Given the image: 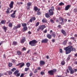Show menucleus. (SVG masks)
I'll use <instances>...</instances> for the list:
<instances>
[{
	"mask_svg": "<svg viewBox=\"0 0 77 77\" xmlns=\"http://www.w3.org/2000/svg\"><path fill=\"white\" fill-rule=\"evenodd\" d=\"M40 29H41V28L40 27H39V28H38V29H37V31H38V32H39V30H40Z\"/></svg>",
	"mask_w": 77,
	"mask_h": 77,
	"instance_id": "obj_60",
	"label": "nucleus"
},
{
	"mask_svg": "<svg viewBox=\"0 0 77 77\" xmlns=\"http://www.w3.org/2000/svg\"><path fill=\"white\" fill-rule=\"evenodd\" d=\"M31 19L33 20V21H35V20H36V18H35V17H32Z\"/></svg>",
	"mask_w": 77,
	"mask_h": 77,
	"instance_id": "obj_33",
	"label": "nucleus"
},
{
	"mask_svg": "<svg viewBox=\"0 0 77 77\" xmlns=\"http://www.w3.org/2000/svg\"><path fill=\"white\" fill-rule=\"evenodd\" d=\"M26 30H27V27H24L23 29V32H26Z\"/></svg>",
	"mask_w": 77,
	"mask_h": 77,
	"instance_id": "obj_15",
	"label": "nucleus"
},
{
	"mask_svg": "<svg viewBox=\"0 0 77 77\" xmlns=\"http://www.w3.org/2000/svg\"><path fill=\"white\" fill-rule=\"evenodd\" d=\"M47 37L50 39H51V35L50 34H47Z\"/></svg>",
	"mask_w": 77,
	"mask_h": 77,
	"instance_id": "obj_16",
	"label": "nucleus"
},
{
	"mask_svg": "<svg viewBox=\"0 0 77 77\" xmlns=\"http://www.w3.org/2000/svg\"><path fill=\"white\" fill-rule=\"evenodd\" d=\"M70 59V56H69L66 59V60H67V61H68Z\"/></svg>",
	"mask_w": 77,
	"mask_h": 77,
	"instance_id": "obj_43",
	"label": "nucleus"
},
{
	"mask_svg": "<svg viewBox=\"0 0 77 77\" xmlns=\"http://www.w3.org/2000/svg\"><path fill=\"white\" fill-rule=\"evenodd\" d=\"M37 14L38 15H39L41 14V12H39V11H38L37 12Z\"/></svg>",
	"mask_w": 77,
	"mask_h": 77,
	"instance_id": "obj_36",
	"label": "nucleus"
},
{
	"mask_svg": "<svg viewBox=\"0 0 77 77\" xmlns=\"http://www.w3.org/2000/svg\"><path fill=\"white\" fill-rule=\"evenodd\" d=\"M68 69L69 71H71V70H72V67L70 66H69L68 67Z\"/></svg>",
	"mask_w": 77,
	"mask_h": 77,
	"instance_id": "obj_22",
	"label": "nucleus"
},
{
	"mask_svg": "<svg viewBox=\"0 0 77 77\" xmlns=\"http://www.w3.org/2000/svg\"><path fill=\"white\" fill-rule=\"evenodd\" d=\"M1 23L2 24H5V21L4 20H2L1 22Z\"/></svg>",
	"mask_w": 77,
	"mask_h": 77,
	"instance_id": "obj_42",
	"label": "nucleus"
},
{
	"mask_svg": "<svg viewBox=\"0 0 77 77\" xmlns=\"http://www.w3.org/2000/svg\"><path fill=\"white\" fill-rule=\"evenodd\" d=\"M32 75H33V73H31L29 74V76L30 77H31V76H32Z\"/></svg>",
	"mask_w": 77,
	"mask_h": 77,
	"instance_id": "obj_53",
	"label": "nucleus"
},
{
	"mask_svg": "<svg viewBox=\"0 0 77 77\" xmlns=\"http://www.w3.org/2000/svg\"><path fill=\"white\" fill-rule=\"evenodd\" d=\"M58 28H59V29H61L62 28V27H61V25H59L58 26H57Z\"/></svg>",
	"mask_w": 77,
	"mask_h": 77,
	"instance_id": "obj_46",
	"label": "nucleus"
},
{
	"mask_svg": "<svg viewBox=\"0 0 77 77\" xmlns=\"http://www.w3.org/2000/svg\"><path fill=\"white\" fill-rule=\"evenodd\" d=\"M19 72V71L18 70H16V71L14 73L15 75H16Z\"/></svg>",
	"mask_w": 77,
	"mask_h": 77,
	"instance_id": "obj_23",
	"label": "nucleus"
},
{
	"mask_svg": "<svg viewBox=\"0 0 77 77\" xmlns=\"http://www.w3.org/2000/svg\"><path fill=\"white\" fill-rule=\"evenodd\" d=\"M65 64V61H62L61 62V64L62 65H64Z\"/></svg>",
	"mask_w": 77,
	"mask_h": 77,
	"instance_id": "obj_31",
	"label": "nucleus"
},
{
	"mask_svg": "<svg viewBox=\"0 0 77 77\" xmlns=\"http://www.w3.org/2000/svg\"><path fill=\"white\" fill-rule=\"evenodd\" d=\"M52 41V42H55V40H54V39H53Z\"/></svg>",
	"mask_w": 77,
	"mask_h": 77,
	"instance_id": "obj_64",
	"label": "nucleus"
},
{
	"mask_svg": "<svg viewBox=\"0 0 77 77\" xmlns=\"http://www.w3.org/2000/svg\"><path fill=\"white\" fill-rule=\"evenodd\" d=\"M70 71V73L71 74H73L74 73V71L73 70V69H72Z\"/></svg>",
	"mask_w": 77,
	"mask_h": 77,
	"instance_id": "obj_20",
	"label": "nucleus"
},
{
	"mask_svg": "<svg viewBox=\"0 0 77 77\" xmlns=\"http://www.w3.org/2000/svg\"><path fill=\"white\" fill-rule=\"evenodd\" d=\"M27 6H29V7L31 6V2H29L27 3Z\"/></svg>",
	"mask_w": 77,
	"mask_h": 77,
	"instance_id": "obj_21",
	"label": "nucleus"
},
{
	"mask_svg": "<svg viewBox=\"0 0 77 77\" xmlns=\"http://www.w3.org/2000/svg\"><path fill=\"white\" fill-rule=\"evenodd\" d=\"M17 77H19L20 75V73H17V75H16Z\"/></svg>",
	"mask_w": 77,
	"mask_h": 77,
	"instance_id": "obj_47",
	"label": "nucleus"
},
{
	"mask_svg": "<svg viewBox=\"0 0 77 77\" xmlns=\"http://www.w3.org/2000/svg\"><path fill=\"white\" fill-rule=\"evenodd\" d=\"M60 6H62V5H64V4L62 2H61L59 4Z\"/></svg>",
	"mask_w": 77,
	"mask_h": 77,
	"instance_id": "obj_39",
	"label": "nucleus"
},
{
	"mask_svg": "<svg viewBox=\"0 0 77 77\" xmlns=\"http://www.w3.org/2000/svg\"><path fill=\"white\" fill-rule=\"evenodd\" d=\"M23 50L24 51H26V48L25 47H24L23 48Z\"/></svg>",
	"mask_w": 77,
	"mask_h": 77,
	"instance_id": "obj_56",
	"label": "nucleus"
},
{
	"mask_svg": "<svg viewBox=\"0 0 77 77\" xmlns=\"http://www.w3.org/2000/svg\"><path fill=\"white\" fill-rule=\"evenodd\" d=\"M17 53L18 55H21V52L20 51H17Z\"/></svg>",
	"mask_w": 77,
	"mask_h": 77,
	"instance_id": "obj_24",
	"label": "nucleus"
},
{
	"mask_svg": "<svg viewBox=\"0 0 77 77\" xmlns=\"http://www.w3.org/2000/svg\"><path fill=\"white\" fill-rule=\"evenodd\" d=\"M8 65L9 67H11L12 66V63H8Z\"/></svg>",
	"mask_w": 77,
	"mask_h": 77,
	"instance_id": "obj_28",
	"label": "nucleus"
},
{
	"mask_svg": "<svg viewBox=\"0 0 77 77\" xmlns=\"http://www.w3.org/2000/svg\"><path fill=\"white\" fill-rule=\"evenodd\" d=\"M52 35L53 36V37H54V38H55V36H56V34H55L54 33Z\"/></svg>",
	"mask_w": 77,
	"mask_h": 77,
	"instance_id": "obj_54",
	"label": "nucleus"
},
{
	"mask_svg": "<svg viewBox=\"0 0 77 77\" xmlns=\"http://www.w3.org/2000/svg\"><path fill=\"white\" fill-rule=\"evenodd\" d=\"M34 72L35 73H37V72H38V71H37V69H35L34 71Z\"/></svg>",
	"mask_w": 77,
	"mask_h": 77,
	"instance_id": "obj_45",
	"label": "nucleus"
},
{
	"mask_svg": "<svg viewBox=\"0 0 77 77\" xmlns=\"http://www.w3.org/2000/svg\"><path fill=\"white\" fill-rule=\"evenodd\" d=\"M36 43H37V41L35 40L31 41L29 42V45H31V46H35V45H36Z\"/></svg>",
	"mask_w": 77,
	"mask_h": 77,
	"instance_id": "obj_2",
	"label": "nucleus"
},
{
	"mask_svg": "<svg viewBox=\"0 0 77 77\" xmlns=\"http://www.w3.org/2000/svg\"><path fill=\"white\" fill-rule=\"evenodd\" d=\"M40 27V28L41 30H44V29L46 27V26H45V25H42Z\"/></svg>",
	"mask_w": 77,
	"mask_h": 77,
	"instance_id": "obj_9",
	"label": "nucleus"
},
{
	"mask_svg": "<svg viewBox=\"0 0 77 77\" xmlns=\"http://www.w3.org/2000/svg\"><path fill=\"white\" fill-rule=\"evenodd\" d=\"M53 72H54L53 70H50V71H49L48 72V73L51 75H53Z\"/></svg>",
	"mask_w": 77,
	"mask_h": 77,
	"instance_id": "obj_13",
	"label": "nucleus"
},
{
	"mask_svg": "<svg viewBox=\"0 0 77 77\" xmlns=\"http://www.w3.org/2000/svg\"><path fill=\"white\" fill-rule=\"evenodd\" d=\"M26 65L27 67H29L30 66V63H26Z\"/></svg>",
	"mask_w": 77,
	"mask_h": 77,
	"instance_id": "obj_19",
	"label": "nucleus"
},
{
	"mask_svg": "<svg viewBox=\"0 0 77 77\" xmlns=\"http://www.w3.org/2000/svg\"><path fill=\"white\" fill-rule=\"evenodd\" d=\"M3 28L5 30V32H6V30H7V27L5 26H4L3 27Z\"/></svg>",
	"mask_w": 77,
	"mask_h": 77,
	"instance_id": "obj_27",
	"label": "nucleus"
},
{
	"mask_svg": "<svg viewBox=\"0 0 77 77\" xmlns=\"http://www.w3.org/2000/svg\"><path fill=\"white\" fill-rule=\"evenodd\" d=\"M45 74V72H41V75H43Z\"/></svg>",
	"mask_w": 77,
	"mask_h": 77,
	"instance_id": "obj_41",
	"label": "nucleus"
},
{
	"mask_svg": "<svg viewBox=\"0 0 77 77\" xmlns=\"http://www.w3.org/2000/svg\"><path fill=\"white\" fill-rule=\"evenodd\" d=\"M53 11H52V10L51 9L49 10V14L50 16H51V15H53V14H54V12Z\"/></svg>",
	"mask_w": 77,
	"mask_h": 77,
	"instance_id": "obj_3",
	"label": "nucleus"
},
{
	"mask_svg": "<svg viewBox=\"0 0 77 77\" xmlns=\"http://www.w3.org/2000/svg\"><path fill=\"white\" fill-rule=\"evenodd\" d=\"M34 11H37L38 10V8H37V7H35L34 8Z\"/></svg>",
	"mask_w": 77,
	"mask_h": 77,
	"instance_id": "obj_26",
	"label": "nucleus"
},
{
	"mask_svg": "<svg viewBox=\"0 0 77 77\" xmlns=\"http://www.w3.org/2000/svg\"><path fill=\"white\" fill-rule=\"evenodd\" d=\"M59 21H61V22H60V24H64V22H63V18H62V17H60Z\"/></svg>",
	"mask_w": 77,
	"mask_h": 77,
	"instance_id": "obj_6",
	"label": "nucleus"
},
{
	"mask_svg": "<svg viewBox=\"0 0 77 77\" xmlns=\"http://www.w3.org/2000/svg\"><path fill=\"white\" fill-rule=\"evenodd\" d=\"M17 12V11H14L13 13L11 15V17H12V18H15V12Z\"/></svg>",
	"mask_w": 77,
	"mask_h": 77,
	"instance_id": "obj_12",
	"label": "nucleus"
},
{
	"mask_svg": "<svg viewBox=\"0 0 77 77\" xmlns=\"http://www.w3.org/2000/svg\"><path fill=\"white\" fill-rule=\"evenodd\" d=\"M48 41V39H46V38H45L44 39H43L42 41L41 42L42 43H47Z\"/></svg>",
	"mask_w": 77,
	"mask_h": 77,
	"instance_id": "obj_4",
	"label": "nucleus"
},
{
	"mask_svg": "<svg viewBox=\"0 0 77 77\" xmlns=\"http://www.w3.org/2000/svg\"><path fill=\"white\" fill-rule=\"evenodd\" d=\"M66 42H67V40H65L63 42V44L64 45H66Z\"/></svg>",
	"mask_w": 77,
	"mask_h": 77,
	"instance_id": "obj_29",
	"label": "nucleus"
},
{
	"mask_svg": "<svg viewBox=\"0 0 77 77\" xmlns=\"http://www.w3.org/2000/svg\"><path fill=\"white\" fill-rule=\"evenodd\" d=\"M66 71L67 72V73H69V71L68 69H67L66 70Z\"/></svg>",
	"mask_w": 77,
	"mask_h": 77,
	"instance_id": "obj_61",
	"label": "nucleus"
},
{
	"mask_svg": "<svg viewBox=\"0 0 77 77\" xmlns=\"http://www.w3.org/2000/svg\"><path fill=\"white\" fill-rule=\"evenodd\" d=\"M24 66V63H23L20 66V68H22L23 66Z\"/></svg>",
	"mask_w": 77,
	"mask_h": 77,
	"instance_id": "obj_34",
	"label": "nucleus"
},
{
	"mask_svg": "<svg viewBox=\"0 0 77 77\" xmlns=\"http://www.w3.org/2000/svg\"><path fill=\"white\" fill-rule=\"evenodd\" d=\"M77 72V69H74V72Z\"/></svg>",
	"mask_w": 77,
	"mask_h": 77,
	"instance_id": "obj_62",
	"label": "nucleus"
},
{
	"mask_svg": "<svg viewBox=\"0 0 77 77\" xmlns=\"http://www.w3.org/2000/svg\"><path fill=\"white\" fill-rule=\"evenodd\" d=\"M9 27H12V23H10L9 24Z\"/></svg>",
	"mask_w": 77,
	"mask_h": 77,
	"instance_id": "obj_32",
	"label": "nucleus"
},
{
	"mask_svg": "<svg viewBox=\"0 0 77 77\" xmlns=\"http://www.w3.org/2000/svg\"><path fill=\"white\" fill-rule=\"evenodd\" d=\"M29 22H31V23H32V22H33V20L31 19V18L29 20Z\"/></svg>",
	"mask_w": 77,
	"mask_h": 77,
	"instance_id": "obj_52",
	"label": "nucleus"
},
{
	"mask_svg": "<svg viewBox=\"0 0 77 77\" xmlns=\"http://www.w3.org/2000/svg\"><path fill=\"white\" fill-rule=\"evenodd\" d=\"M17 42L14 41L13 43V45H17Z\"/></svg>",
	"mask_w": 77,
	"mask_h": 77,
	"instance_id": "obj_30",
	"label": "nucleus"
},
{
	"mask_svg": "<svg viewBox=\"0 0 77 77\" xmlns=\"http://www.w3.org/2000/svg\"><path fill=\"white\" fill-rule=\"evenodd\" d=\"M21 27V24L19 23L17 24V26H14L13 28V29H18V28H20Z\"/></svg>",
	"mask_w": 77,
	"mask_h": 77,
	"instance_id": "obj_5",
	"label": "nucleus"
},
{
	"mask_svg": "<svg viewBox=\"0 0 77 77\" xmlns=\"http://www.w3.org/2000/svg\"><path fill=\"white\" fill-rule=\"evenodd\" d=\"M22 26H23V27H26L27 26V24L26 23H23L22 24Z\"/></svg>",
	"mask_w": 77,
	"mask_h": 77,
	"instance_id": "obj_25",
	"label": "nucleus"
},
{
	"mask_svg": "<svg viewBox=\"0 0 77 77\" xmlns=\"http://www.w3.org/2000/svg\"><path fill=\"white\" fill-rule=\"evenodd\" d=\"M14 2H11V3L9 5V7L10 8H13V5H14Z\"/></svg>",
	"mask_w": 77,
	"mask_h": 77,
	"instance_id": "obj_8",
	"label": "nucleus"
},
{
	"mask_svg": "<svg viewBox=\"0 0 77 77\" xmlns=\"http://www.w3.org/2000/svg\"><path fill=\"white\" fill-rule=\"evenodd\" d=\"M60 53H62V52H63L62 49H60Z\"/></svg>",
	"mask_w": 77,
	"mask_h": 77,
	"instance_id": "obj_57",
	"label": "nucleus"
},
{
	"mask_svg": "<svg viewBox=\"0 0 77 77\" xmlns=\"http://www.w3.org/2000/svg\"><path fill=\"white\" fill-rule=\"evenodd\" d=\"M47 29H45L44 31V32L45 33H47Z\"/></svg>",
	"mask_w": 77,
	"mask_h": 77,
	"instance_id": "obj_59",
	"label": "nucleus"
},
{
	"mask_svg": "<svg viewBox=\"0 0 77 77\" xmlns=\"http://www.w3.org/2000/svg\"><path fill=\"white\" fill-rule=\"evenodd\" d=\"M71 7V5H67L66 7L65 8V10L66 11H68L69 9V8Z\"/></svg>",
	"mask_w": 77,
	"mask_h": 77,
	"instance_id": "obj_11",
	"label": "nucleus"
},
{
	"mask_svg": "<svg viewBox=\"0 0 77 77\" xmlns=\"http://www.w3.org/2000/svg\"><path fill=\"white\" fill-rule=\"evenodd\" d=\"M45 63L44 62V61L42 60L40 62V66L42 65H45Z\"/></svg>",
	"mask_w": 77,
	"mask_h": 77,
	"instance_id": "obj_10",
	"label": "nucleus"
},
{
	"mask_svg": "<svg viewBox=\"0 0 77 77\" xmlns=\"http://www.w3.org/2000/svg\"><path fill=\"white\" fill-rule=\"evenodd\" d=\"M52 10V11H54V7L52 6L51 8V9H50Z\"/></svg>",
	"mask_w": 77,
	"mask_h": 77,
	"instance_id": "obj_37",
	"label": "nucleus"
},
{
	"mask_svg": "<svg viewBox=\"0 0 77 77\" xmlns=\"http://www.w3.org/2000/svg\"><path fill=\"white\" fill-rule=\"evenodd\" d=\"M4 75L3 73H0V77H2V76Z\"/></svg>",
	"mask_w": 77,
	"mask_h": 77,
	"instance_id": "obj_48",
	"label": "nucleus"
},
{
	"mask_svg": "<svg viewBox=\"0 0 77 77\" xmlns=\"http://www.w3.org/2000/svg\"><path fill=\"white\" fill-rule=\"evenodd\" d=\"M64 49L66 51V54H69L71 51H75V48H73L72 46L70 45L64 48Z\"/></svg>",
	"mask_w": 77,
	"mask_h": 77,
	"instance_id": "obj_1",
	"label": "nucleus"
},
{
	"mask_svg": "<svg viewBox=\"0 0 77 77\" xmlns=\"http://www.w3.org/2000/svg\"><path fill=\"white\" fill-rule=\"evenodd\" d=\"M39 22H37L35 25V26L36 27H37V26H39Z\"/></svg>",
	"mask_w": 77,
	"mask_h": 77,
	"instance_id": "obj_35",
	"label": "nucleus"
},
{
	"mask_svg": "<svg viewBox=\"0 0 77 77\" xmlns=\"http://www.w3.org/2000/svg\"><path fill=\"white\" fill-rule=\"evenodd\" d=\"M25 41H26V38L25 37H23L20 41V42L23 44Z\"/></svg>",
	"mask_w": 77,
	"mask_h": 77,
	"instance_id": "obj_7",
	"label": "nucleus"
},
{
	"mask_svg": "<svg viewBox=\"0 0 77 77\" xmlns=\"http://www.w3.org/2000/svg\"><path fill=\"white\" fill-rule=\"evenodd\" d=\"M30 7L27 6L26 7V9H27V10H29V9H30Z\"/></svg>",
	"mask_w": 77,
	"mask_h": 77,
	"instance_id": "obj_49",
	"label": "nucleus"
},
{
	"mask_svg": "<svg viewBox=\"0 0 77 77\" xmlns=\"http://www.w3.org/2000/svg\"><path fill=\"white\" fill-rule=\"evenodd\" d=\"M74 12H77V9H74Z\"/></svg>",
	"mask_w": 77,
	"mask_h": 77,
	"instance_id": "obj_55",
	"label": "nucleus"
},
{
	"mask_svg": "<svg viewBox=\"0 0 77 77\" xmlns=\"http://www.w3.org/2000/svg\"><path fill=\"white\" fill-rule=\"evenodd\" d=\"M15 70H16V68H13L11 69V70L12 71H13V72H14V71H15Z\"/></svg>",
	"mask_w": 77,
	"mask_h": 77,
	"instance_id": "obj_40",
	"label": "nucleus"
},
{
	"mask_svg": "<svg viewBox=\"0 0 77 77\" xmlns=\"http://www.w3.org/2000/svg\"><path fill=\"white\" fill-rule=\"evenodd\" d=\"M42 22H43V23H47V20L45 18H44L42 20Z\"/></svg>",
	"mask_w": 77,
	"mask_h": 77,
	"instance_id": "obj_17",
	"label": "nucleus"
},
{
	"mask_svg": "<svg viewBox=\"0 0 77 77\" xmlns=\"http://www.w3.org/2000/svg\"><path fill=\"white\" fill-rule=\"evenodd\" d=\"M61 32L62 33H63V34L64 35H66V32H65V31L64 30H62Z\"/></svg>",
	"mask_w": 77,
	"mask_h": 77,
	"instance_id": "obj_18",
	"label": "nucleus"
},
{
	"mask_svg": "<svg viewBox=\"0 0 77 77\" xmlns=\"http://www.w3.org/2000/svg\"><path fill=\"white\" fill-rule=\"evenodd\" d=\"M49 15L50 14L48 13H46L45 14V16L47 18H50V16Z\"/></svg>",
	"mask_w": 77,
	"mask_h": 77,
	"instance_id": "obj_14",
	"label": "nucleus"
},
{
	"mask_svg": "<svg viewBox=\"0 0 77 77\" xmlns=\"http://www.w3.org/2000/svg\"><path fill=\"white\" fill-rule=\"evenodd\" d=\"M29 69V68H25V71H27Z\"/></svg>",
	"mask_w": 77,
	"mask_h": 77,
	"instance_id": "obj_38",
	"label": "nucleus"
},
{
	"mask_svg": "<svg viewBox=\"0 0 77 77\" xmlns=\"http://www.w3.org/2000/svg\"><path fill=\"white\" fill-rule=\"evenodd\" d=\"M24 76V74L22 73L21 75L20 76V77H23Z\"/></svg>",
	"mask_w": 77,
	"mask_h": 77,
	"instance_id": "obj_58",
	"label": "nucleus"
},
{
	"mask_svg": "<svg viewBox=\"0 0 77 77\" xmlns=\"http://www.w3.org/2000/svg\"><path fill=\"white\" fill-rule=\"evenodd\" d=\"M12 74V72L11 71H10L8 72V74Z\"/></svg>",
	"mask_w": 77,
	"mask_h": 77,
	"instance_id": "obj_50",
	"label": "nucleus"
},
{
	"mask_svg": "<svg viewBox=\"0 0 77 77\" xmlns=\"http://www.w3.org/2000/svg\"><path fill=\"white\" fill-rule=\"evenodd\" d=\"M20 4L23 5V2H21L20 3H18V5H20Z\"/></svg>",
	"mask_w": 77,
	"mask_h": 77,
	"instance_id": "obj_63",
	"label": "nucleus"
},
{
	"mask_svg": "<svg viewBox=\"0 0 77 77\" xmlns=\"http://www.w3.org/2000/svg\"><path fill=\"white\" fill-rule=\"evenodd\" d=\"M50 22H51V23H54V20L51 19L50 20Z\"/></svg>",
	"mask_w": 77,
	"mask_h": 77,
	"instance_id": "obj_44",
	"label": "nucleus"
},
{
	"mask_svg": "<svg viewBox=\"0 0 77 77\" xmlns=\"http://www.w3.org/2000/svg\"><path fill=\"white\" fill-rule=\"evenodd\" d=\"M16 60H12V62L13 63H15V62Z\"/></svg>",
	"mask_w": 77,
	"mask_h": 77,
	"instance_id": "obj_51",
	"label": "nucleus"
}]
</instances>
